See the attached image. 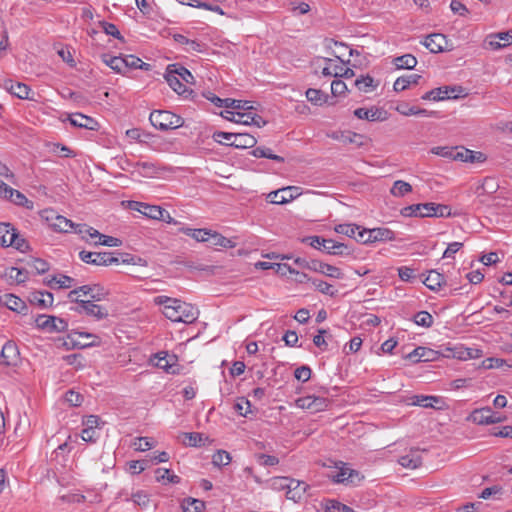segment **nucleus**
<instances>
[{"label": "nucleus", "mask_w": 512, "mask_h": 512, "mask_svg": "<svg viewBox=\"0 0 512 512\" xmlns=\"http://www.w3.org/2000/svg\"><path fill=\"white\" fill-rule=\"evenodd\" d=\"M5 304L10 310L18 313H22L24 310L27 309L25 302L21 298L13 294L6 295Z\"/></svg>", "instance_id": "79ce46f5"}, {"label": "nucleus", "mask_w": 512, "mask_h": 512, "mask_svg": "<svg viewBox=\"0 0 512 512\" xmlns=\"http://www.w3.org/2000/svg\"><path fill=\"white\" fill-rule=\"evenodd\" d=\"M123 61H125V70L128 68L149 70L150 68V64L143 62L139 57L134 55H126L123 57Z\"/></svg>", "instance_id": "3c124183"}, {"label": "nucleus", "mask_w": 512, "mask_h": 512, "mask_svg": "<svg viewBox=\"0 0 512 512\" xmlns=\"http://www.w3.org/2000/svg\"><path fill=\"white\" fill-rule=\"evenodd\" d=\"M328 137L345 145L353 144L356 147L362 146L365 139L363 135L352 131H333L328 134Z\"/></svg>", "instance_id": "ddd939ff"}, {"label": "nucleus", "mask_w": 512, "mask_h": 512, "mask_svg": "<svg viewBox=\"0 0 512 512\" xmlns=\"http://www.w3.org/2000/svg\"><path fill=\"white\" fill-rule=\"evenodd\" d=\"M100 344V338L92 333L71 330L64 340L66 349H84Z\"/></svg>", "instance_id": "7ed1b4c3"}, {"label": "nucleus", "mask_w": 512, "mask_h": 512, "mask_svg": "<svg viewBox=\"0 0 512 512\" xmlns=\"http://www.w3.org/2000/svg\"><path fill=\"white\" fill-rule=\"evenodd\" d=\"M164 78L167 81L168 85L175 91L178 95H184L186 92L191 93V90H188V88L182 83L181 79L174 74V71L172 70L169 65L166 68Z\"/></svg>", "instance_id": "5701e85b"}, {"label": "nucleus", "mask_w": 512, "mask_h": 512, "mask_svg": "<svg viewBox=\"0 0 512 512\" xmlns=\"http://www.w3.org/2000/svg\"><path fill=\"white\" fill-rule=\"evenodd\" d=\"M16 228L11 223H0V245L9 247L13 243Z\"/></svg>", "instance_id": "c756f323"}, {"label": "nucleus", "mask_w": 512, "mask_h": 512, "mask_svg": "<svg viewBox=\"0 0 512 512\" xmlns=\"http://www.w3.org/2000/svg\"><path fill=\"white\" fill-rule=\"evenodd\" d=\"M3 87L12 95L16 96L19 99H30L31 89L28 85L22 82H16L12 79H6L3 82Z\"/></svg>", "instance_id": "4468645a"}, {"label": "nucleus", "mask_w": 512, "mask_h": 512, "mask_svg": "<svg viewBox=\"0 0 512 512\" xmlns=\"http://www.w3.org/2000/svg\"><path fill=\"white\" fill-rule=\"evenodd\" d=\"M398 463L404 468L415 469L421 466L422 459L417 453L411 452L407 455L401 456Z\"/></svg>", "instance_id": "f704fd0d"}, {"label": "nucleus", "mask_w": 512, "mask_h": 512, "mask_svg": "<svg viewBox=\"0 0 512 512\" xmlns=\"http://www.w3.org/2000/svg\"><path fill=\"white\" fill-rule=\"evenodd\" d=\"M302 242L310 245L311 247H313L315 249H318V250H321L324 252L325 245L327 243V239L322 236L314 235V236H307V237L303 238Z\"/></svg>", "instance_id": "e2e57ef3"}, {"label": "nucleus", "mask_w": 512, "mask_h": 512, "mask_svg": "<svg viewBox=\"0 0 512 512\" xmlns=\"http://www.w3.org/2000/svg\"><path fill=\"white\" fill-rule=\"evenodd\" d=\"M429 217H450L452 215L451 208L445 204L430 202Z\"/></svg>", "instance_id": "de8ad7c7"}, {"label": "nucleus", "mask_w": 512, "mask_h": 512, "mask_svg": "<svg viewBox=\"0 0 512 512\" xmlns=\"http://www.w3.org/2000/svg\"><path fill=\"white\" fill-rule=\"evenodd\" d=\"M251 154L256 158H267L280 163L284 162V158L282 156L272 153L271 149L266 147H256L251 151Z\"/></svg>", "instance_id": "49530a36"}, {"label": "nucleus", "mask_w": 512, "mask_h": 512, "mask_svg": "<svg viewBox=\"0 0 512 512\" xmlns=\"http://www.w3.org/2000/svg\"><path fill=\"white\" fill-rule=\"evenodd\" d=\"M393 64L397 69H413L417 65V59L412 54H405L393 59Z\"/></svg>", "instance_id": "72a5a7b5"}, {"label": "nucleus", "mask_w": 512, "mask_h": 512, "mask_svg": "<svg viewBox=\"0 0 512 512\" xmlns=\"http://www.w3.org/2000/svg\"><path fill=\"white\" fill-rule=\"evenodd\" d=\"M234 410L240 416L247 417L249 413H251V403L248 399L242 397L239 398L234 404Z\"/></svg>", "instance_id": "0e129e2a"}, {"label": "nucleus", "mask_w": 512, "mask_h": 512, "mask_svg": "<svg viewBox=\"0 0 512 512\" xmlns=\"http://www.w3.org/2000/svg\"><path fill=\"white\" fill-rule=\"evenodd\" d=\"M437 89H440L439 96H443L444 100L456 99L459 97V94L464 92V89L461 86H442Z\"/></svg>", "instance_id": "603ef678"}, {"label": "nucleus", "mask_w": 512, "mask_h": 512, "mask_svg": "<svg viewBox=\"0 0 512 512\" xmlns=\"http://www.w3.org/2000/svg\"><path fill=\"white\" fill-rule=\"evenodd\" d=\"M20 362V352L17 344L9 340L7 341L1 350L0 364L5 366H17Z\"/></svg>", "instance_id": "1a4fd4ad"}, {"label": "nucleus", "mask_w": 512, "mask_h": 512, "mask_svg": "<svg viewBox=\"0 0 512 512\" xmlns=\"http://www.w3.org/2000/svg\"><path fill=\"white\" fill-rule=\"evenodd\" d=\"M90 290V300L94 302H98L101 300H104L108 296V291L99 284H93L91 285Z\"/></svg>", "instance_id": "69168bd1"}, {"label": "nucleus", "mask_w": 512, "mask_h": 512, "mask_svg": "<svg viewBox=\"0 0 512 512\" xmlns=\"http://www.w3.org/2000/svg\"><path fill=\"white\" fill-rule=\"evenodd\" d=\"M155 358L157 359L155 365L163 369L167 373L175 374L176 373V363H177V356L176 355H170L168 352H159L155 355Z\"/></svg>", "instance_id": "a211bd4d"}, {"label": "nucleus", "mask_w": 512, "mask_h": 512, "mask_svg": "<svg viewBox=\"0 0 512 512\" xmlns=\"http://www.w3.org/2000/svg\"><path fill=\"white\" fill-rule=\"evenodd\" d=\"M180 232L183 234L192 237L197 242H208L209 241V235H210V229L206 228H189V227H181L179 229Z\"/></svg>", "instance_id": "473e14b6"}, {"label": "nucleus", "mask_w": 512, "mask_h": 512, "mask_svg": "<svg viewBox=\"0 0 512 512\" xmlns=\"http://www.w3.org/2000/svg\"><path fill=\"white\" fill-rule=\"evenodd\" d=\"M182 443L191 447H201L204 445L203 434L198 432H185L182 433Z\"/></svg>", "instance_id": "4c0bfd02"}, {"label": "nucleus", "mask_w": 512, "mask_h": 512, "mask_svg": "<svg viewBox=\"0 0 512 512\" xmlns=\"http://www.w3.org/2000/svg\"><path fill=\"white\" fill-rule=\"evenodd\" d=\"M290 483H293L289 477H273L270 480V487L276 491H287Z\"/></svg>", "instance_id": "4d7b16f0"}, {"label": "nucleus", "mask_w": 512, "mask_h": 512, "mask_svg": "<svg viewBox=\"0 0 512 512\" xmlns=\"http://www.w3.org/2000/svg\"><path fill=\"white\" fill-rule=\"evenodd\" d=\"M324 252L335 256H347L351 254V250L346 244L336 242L333 239H327Z\"/></svg>", "instance_id": "cd10ccee"}, {"label": "nucleus", "mask_w": 512, "mask_h": 512, "mask_svg": "<svg viewBox=\"0 0 512 512\" xmlns=\"http://www.w3.org/2000/svg\"><path fill=\"white\" fill-rule=\"evenodd\" d=\"M322 60L325 62V66L322 68V75L325 77L333 76L335 78L340 77L341 71H343V66L341 65H334L332 67L333 60L330 58H322Z\"/></svg>", "instance_id": "a18cd8bd"}, {"label": "nucleus", "mask_w": 512, "mask_h": 512, "mask_svg": "<svg viewBox=\"0 0 512 512\" xmlns=\"http://www.w3.org/2000/svg\"><path fill=\"white\" fill-rule=\"evenodd\" d=\"M161 213H163L162 207L145 203V206L143 207V211L141 214L150 219L157 220L158 218L162 217Z\"/></svg>", "instance_id": "774afa93"}, {"label": "nucleus", "mask_w": 512, "mask_h": 512, "mask_svg": "<svg viewBox=\"0 0 512 512\" xmlns=\"http://www.w3.org/2000/svg\"><path fill=\"white\" fill-rule=\"evenodd\" d=\"M292 481L293 483H290L289 488L286 491V498L298 503L303 499L310 486L303 481L293 478Z\"/></svg>", "instance_id": "2eb2a0df"}, {"label": "nucleus", "mask_w": 512, "mask_h": 512, "mask_svg": "<svg viewBox=\"0 0 512 512\" xmlns=\"http://www.w3.org/2000/svg\"><path fill=\"white\" fill-rule=\"evenodd\" d=\"M169 67L172 68V70L174 71V74H176L181 79V81H184L186 83L193 82L194 76L184 66H182L180 64H170Z\"/></svg>", "instance_id": "864d4df0"}, {"label": "nucleus", "mask_w": 512, "mask_h": 512, "mask_svg": "<svg viewBox=\"0 0 512 512\" xmlns=\"http://www.w3.org/2000/svg\"><path fill=\"white\" fill-rule=\"evenodd\" d=\"M414 323L418 326H422L425 328H430L433 325V317L427 311H419L414 315Z\"/></svg>", "instance_id": "6e6d98bb"}, {"label": "nucleus", "mask_w": 512, "mask_h": 512, "mask_svg": "<svg viewBox=\"0 0 512 512\" xmlns=\"http://www.w3.org/2000/svg\"><path fill=\"white\" fill-rule=\"evenodd\" d=\"M412 191V186L403 180H397L394 182L390 193L395 197H403L404 195Z\"/></svg>", "instance_id": "09e8293b"}, {"label": "nucleus", "mask_w": 512, "mask_h": 512, "mask_svg": "<svg viewBox=\"0 0 512 512\" xmlns=\"http://www.w3.org/2000/svg\"><path fill=\"white\" fill-rule=\"evenodd\" d=\"M8 201L17 206L25 207L27 209H33L34 206L32 201L28 200V198L22 192L14 188L13 194H11V197L8 199Z\"/></svg>", "instance_id": "37998d69"}, {"label": "nucleus", "mask_w": 512, "mask_h": 512, "mask_svg": "<svg viewBox=\"0 0 512 512\" xmlns=\"http://www.w3.org/2000/svg\"><path fill=\"white\" fill-rule=\"evenodd\" d=\"M354 116L361 120H367L370 122L374 121H385L387 119V112L382 108L371 107V108H357L353 112Z\"/></svg>", "instance_id": "9b49d317"}, {"label": "nucleus", "mask_w": 512, "mask_h": 512, "mask_svg": "<svg viewBox=\"0 0 512 512\" xmlns=\"http://www.w3.org/2000/svg\"><path fill=\"white\" fill-rule=\"evenodd\" d=\"M71 311L76 313H85L88 316H92L97 320L105 319L109 314L108 310L101 305L95 304L91 300H81L79 306H72Z\"/></svg>", "instance_id": "423d86ee"}, {"label": "nucleus", "mask_w": 512, "mask_h": 512, "mask_svg": "<svg viewBox=\"0 0 512 512\" xmlns=\"http://www.w3.org/2000/svg\"><path fill=\"white\" fill-rule=\"evenodd\" d=\"M155 478L158 482L167 481L168 483L177 484L180 482V477L175 474H170L169 469L158 468L155 471Z\"/></svg>", "instance_id": "8fccbe9b"}, {"label": "nucleus", "mask_w": 512, "mask_h": 512, "mask_svg": "<svg viewBox=\"0 0 512 512\" xmlns=\"http://www.w3.org/2000/svg\"><path fill=\"white\" fill-rule=\"evenodd\" d=\"M154 302L163 306V314L173 322L193 323L199 316L198 309L190 303L176 298L159 295Z\"/></svg>", "instance_id": "f257e3e1"}, {"label": "nucleus", "mask_w": 512, "mask_h": 512, "mask_svg": "<svg viewBox=\"0 0 512 512\" xmlns=\"http://www.w3.org/2000/svg\"><path fill=\"white\" fill-rule=\"evenodd\" d=\"M438 357V352L426 347H417L406 358L413 362H428L434 361Z\"/></svg>", "instance_id": "aec40b11"}, {"label": "nucleus", "mask_w": 512, "mask_h": 512, "mask_svg": "<svg viewBox=\"0 0 512 512\" xmlns=\"http://www.w3.org/2000/svg\"><path fill=\"white\" fill-rule=\"evenodd\" d=\"M231 462L230 453L225 450H218L212 456V463L217 467L227 466Z\"/></svg>", "instance_id": "052dcab7"}, {"label": "nucleus", "mask_w": 512, "mask_h": 512, "mask_svg": "<svg viewBox=\"0 0 512 512\" xmlns=\"http://www.w3.org/2000/svg\"><path fill=\"white\" fill-rule=\"evenodd\" d=\"M458 147H448V146H437L431 149V152L435 155L441 156L443 158L456 160Z\"/></svg>", "instance_id": "5fc2aeb1"}, {"label": "nucleus", "mask_w": 512, "mask_h": 512, "mask_svg": "<svg viewBox=\"0 0 512 512\" xmlns=\"http://www.w3.org/2000/svg\"><path fill=\"white\" fill-rule=\"evenodd\" d=\"M94 238H98V241H95V244H101L109 247H116L121 244V241L118 238L101 234L97 230H93V233L91 234V239Z\"/></svg>", "instance_id": "ea45409f"}, {"label": "nucleus", "mask_w": 512, "mask_h": 512, "mask_svg": "<svg viewBox=\"0 0 512 512\" xmlns=\"http://www.w3.org/2000/svg\"><path fill=\"white\" fill-rule=\"evenodd\" d=\"M114 255V252H90L83 250L79 253V258L84 263L96 266H110L113 264H120V258Z\"/></svg>", "instance_id": "39448f33"}, {"label": "nucleus", "mask_w": 512, "mask_h": 512, "mask_svg": "<svg viewBox=\"0 0 512 512\" xmlns=\"http://www.w3.org/2000/svg\"><path fill=\"white\" fill-rule=\"evenodd\" d=\"M297 187L288 186L268 194L267 199L272 204H285L293 200L297 195Z\"/></svg>", "instance_id": "f8f14e48"}, {"label": "nucleus", "mask_w": 512, "mask_h": 512, "mask_svg": "<svg viewBox=\"0 0 512 512\" xmlns=\"http://www.w3.org/2000/svg\"><path fill=\"white\" fill-rule=\"evenodd\" d=\"M45 219L49 222V226L56 232L67 233L74 228V223L66 217L57 214L53 210H45Z\"/></svg>", "instance_id": "6e6552de"}, {"label": "nucleus", "mask_w": 512, "mask_h": 512, "mask_svg": "<svg viewBox=\"0 0 512 512\" xmlns=\"http://www.w3.org/2000/svg\"><path fill=\"white\" fill-rule=\"evenodd\" d=\"M422 44L430 50L432 53H439L444 51L445 46L447 44V39L445 35L440 33H434L428 35Z\"/></svg>", "instance_id": "6ab92c4d"}, {"label": "nucleus", "mask_w": 512, "mask_h": 512, "mask_svg": "<svg viewBox=\"0 0 512 512\" xmlns=\"http://www.w3.org/2000/svg\"><path fill=\"white\" fill-rule=\"evenodd\" d=\"M236 115L239 116L240 118H247L249 119V123L250 125H255L257 127H262L266 124V121L260 116V115H257V114H253L251 112V110H249L248 112H236Z\"/></svg>", "instance_id": "338daca9"}, {"label": "nucleus", "mask_w": 512, "mask_h": 512, "mask_svg": "<svg viewBox=\"0 0 512 512\" xmlns=\"http://www.w3.org/2000/svg\"><path fill=\"white\" fill-rule=\"evenodd\" d=\"M311 283L315 287V289L320 293L328 295L330 297L337 296L338 291L334 288L333 285L329 284L328 282L320 279H313L311 280Z\"/></svg>", "instance_id": "a19ab883"}, {"label": "nucleus", "mask_w": 512, "mask_h": 512, "mask_svg": "<svg viewBox=\"0 0 512 512\" xmlns=\"http://www.w3.org/2000/svg\"><path fill=\"white\" fill-rule=\"evenodd\" d=\"M256 143L257 140L253 135L248 133H235L234 140L227 143V145L235 148L246 149L254 147Z\"/></svg>", "instance_id": "a878e982"}, {"label": "nucleus", "mask_w": 512, "mask_h": 512, "mask_svg": "<svg viewBox=\"0 0 512 512\" xmlns=\"http://www.w3.org/2000/svg\"><path fill=\"white\" fill-rule=\"evenodd\" d=\"M297 407L307 409L312 412H320L328 407L329 401L324 397L305 396L295 401Z\"/></svg>", "instance_id": "9d476101"}, {"label": "nucleus", "mask_w": 512, "mask_h": 512, "mask_svg": "<svg viewBox=\"0 0 512 512\" xmlns=\"http://www.w3.org/2000/svg\"><path fill=\"white\" fill-rule=\"evenodd\" d=\"M306 98L314 105L321 106L328 100V95L319 89L309 88L306 91Z\"/></svg>", "instance_id": "58836bf2"}, {"label": "nucleus", "mask_w": 512, "mask_h": 512, "mask_svg": "<svg viewBox=\"0 0 512 512\" xmlns=\"http://www.w3.org/2000/svg\"><path fill=\"white\" fill-rule=\"evenodd\" d=\"M395 238V232L385 227L362 228L355 237L356 241L362 244L393 241Z\"/></svg>", "instance_id": "20e7f679"}, {"label": "nucleus", "mask_w": 512, "mask_h": 512, "mask_svg": "<svg viewBox=\"0 0 512 512\" xmlns=\"http://www.w3.org/2000/svg\"><path fill=\"white\" fill-rule=\"evenodd\" d=\"M204 507V501L191 497L185 498L181 503V509L183 512H201Z\"/></svg>", "instance_id": "e433bc0d"}, {"label": "nucleus", "mask_w": 512, "mask_h": 512, "mask_svg": "<svg viewBox=\"0 0 512 512\" xmlns=\"http://www.w3.org/2000/svg\"><path fill=\"white\" fill-rule=\"evenodd\" d=\"M212 246H218L223 248H233L235 246V243L226 237H224L222 234L210 230L209 235V241Z\"/></svg>", "instance_id": "c9c22d12"}, {"label": "nucleus", "mask_w": 512, "mask_h": 512, "mask_svg": "<svg viewBox=\"0 0 512 512\" xmlns=\"http://www.w3.org/2000/svg\"><path fill=\"white\" fill-rule=\"evenodd\" d=\"M354 85L360 92L370 93L377 89V87L380 85V81L375 80L372 76L366 74L360 75L358 78H356Z\"/></svg>", "instance_id": "b1692460"}, {"label": "nucleus", "mask_w": 512, "mask_h": 512, "mask_svg": "<svg viewBox=\"0 0 512 512\" xmlns=\"http://www.w3.org/2000/svg\"><path fill=\"white\" fill-rule=\"evenodd\" d=\"M53 294L48 291H37L32 293L30 301L41 308L51 307L53 304Z\"/></svg>", "instance_id": "2f4dec72"}, {"label": "nucleus", "mask_w": 512, "mask_h": 512, "mask_svg": "<svg viewBox=\"0 0 512 512\" xmlns=\"http://www.w3.org/2000/svg\"><path fill=\"white\" fill-rule=\"evenodd\" d=\"M228 100V103H225L226 108H233L235 110H243L245 112H248L249 110L253 109V106L250 101L247 100H236L231 98H226Z\"/></svg>", "instance_id": "bf43d9fd"}, {"label": "nucleus", "mask_w": 512, "mask_h": 512, "mask_svg": "<svg viewBox=\"0 0 512 512\" xmlns=\"http://www.w3.org/2000/svg\"><path fill=\"white\" fill-rule=\"evenodd\" d=\"M423 283L428 289L432 291H439L442 286L446 285V279L443 274L436 270H431Z\"/></svg>", "instance_id": "393cba45"}, {"label": "nucleus", "mask_w": 512, "mask_h": 512, "mask_svg": "<svg viewBox=\"0 0 512 512\" xmlns=\"http://www.w3.org/2000/svg\"><path fill=\"white\" fill-rule=\"evenodd\" d=\"M68 119L72 126L78 128H84L92 131H96L99 128V123L94 118L81 113L71 114Z\"/></svg>", "instance_id": "dca6fc26"}, {"label": "nucleus", "mask_w": 512, "mask_h": 512, "mask_svg": "<svg viewBox=\"0 0 512 512\" xmlns=\"http://www.w3.org/2000/svg\"><path fill=\"white\" fill-rule=\"evenodd\" d=\"M360 229L361 227L356 224H339L334 228L335 232L354 238L356 237V232L358 233Z\"/></svg>", "instance_id": "680f3d73"}, {"label": "nucleus", "mask_w": 512, "mask_h": 512, "mask_svg": "<svg viewBox=\"0 0 512 512\" xmlns=\"http://www.w3.org/2000/svg\"><path fill=\"white\" fill-rule=\"evenodd\" d=\"M494 37L498 38L499 40L503 41V43L496 42V41H490V46L493 49H499L502 47H505L512 43V30L506 31V32H500L496 34Z\"/></svg>", "instance_id": "13d9d810"}, {"label": "nucleus", "mask_w": 512, "mask_h": 512, "mask_svg": "<svg viewBox=\"0 0 512 512\" xmlns=\"http://www.w3.org/2000/svg\"><path fill=\"white\" fill-rule=\"evenodd\" d=\"M36 325L48 332H63L68 329V322L56 316L39 315L36 318Z\"/></svg>", "instance_id": "0eeeda50"}, {"label": "nucleus", "mask_w": 512, "mask_h": 512, "mask_svg": "<svg viewBox=\"0 0 512 512\" xmlns=\"http://www.w3.org/2000/svg\"><path fill=\"white\" fill-rule=\"evenodd\" d=\"M471 416L473 421L480 425L495 424L501 421V418L491 408L475 410Z\"/></svg>", "instance_id": "f3484780"}, {"label": "nucleus", "mask_w": 512, "mask_h": 512, "mask_svg": "<svg viewBox=\"0 0 512 512\" xmlns=\"http://www.w3.org/2000/svg\"><path fill=\"white\" fill-rule=\"evenodd\" d=\"M421 76L418 74H411L407 76H401L396 79L393 85V89L396 92L404 91L410 85H417Z\"/></svg>", "instance_id": "7c9ffc66"}, {"label": "nucleus", "mask_w": 512, "mask_h": 512, "mask_svg": "<svg viewBox=\"0 0 512 512\" xmlns=\"http://www.w3.org/2000/svg\"><path fill=\"white\" fill-rule=\"evenodd\" d=\"M411 400L412 405L424 408H435L443 403L442 398L438 396L414 395Z\"/></svg>", "instance_id": "bb28decb"}, {"label": "nucleus", "mask_w": 512, "mask_h": 512, "mask_svg": "<svg viewBox=\"0 0 512 512\" xmlns=\"http://www.w3.org/2000/svg\"><path fill=\"white\" fill-rule=\"evenodd\" d=\"M103 61L117 73H125V61H123V57L104 55Z\"/></svg>", "instance_id": "c03bdc74"}, {"label": "nucleus", "mask_w": 512, "mask_h": 512, "mask_svg": "<svg viewBox=\"0 0 512 512\" xmlns=\"http://www.w3.org/2000/svg\"><path fill=\"white\" fill-rule=\"evenodd\" d=\"M150 123L161 131L176 129L184 124V120L179 115L167 110H154L149 116Z\"/></svg>", "instance_id": "f03ea898"}, {"label": "nucleus", "mask_w": 512, "mask_h": 512, "mask_svg": "<svg viewBox=\"0 0 512 512\" xmlns=\"http://www.w3.org/2000/svg\"><path fill=\"white\" fill-rule=\"evenodd\" d=\"M430 205V202H427L406 206L401 210V215L404 217H429Z\"/></svg>", "instance_id": "412c9836"}, {"label": "nucleus", "mask_w": 512, "mask_h": 512, "mask_svg": "<svg viewBox=\"0 0 512 512\" xmlns=\"http://www.w3.org/2000/svg\"><path fill=\"white\" fill-rule=\"evenodd\" d=\"M456 160L469 163H482L486 160V156L482 152L473 151L464 147H458Z\"/></svg>", "instance_id": "4be33fe9"}, {"label": "nucleus", "mask_w": 512, "mask_h": 512, "mask_svg": "<svg viewBox=\"0 0 512 512\" xmlns=\"http://www.w3.org/2000/svg\"><path fill=\"white\" fill-rule=\"evenodd\" d=\"M359 474L355 470H352L348 467L339 468L335 474L331 476L332 480L336 483H354V477L358 478Z\"/></svg>", "instance_id": "c85d7f7f"}]
</instances>
